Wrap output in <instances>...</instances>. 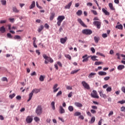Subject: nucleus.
Returning <instances> with one entry per match:
<instances>
[{"label":"nucleus","mask_w":125,"mask_h":125,"mask_svg":"<svg viewBox=\"0 0 125 125\" xmlns=\"http://www.w3.org/2000/svg\"><path fill=\"white\" fill-rule=\"evenodd\" d=\"M32 92L33 93L37 94V93H39V92H40V90L38 89H34L33 90H32Z\"/></svg>","instance_id":"29"},{"label":"nucleus","mask_w":125,"mask_h":125,"mask_svg":"<svg viewBox=\"0 0 125 125\" xmlns=\"http://www.w3.org/2000/svg\"><path fill=\"white\" fill-rule=\"evenodd\" d=\"M102 11H103V12H104V14L105 15H107V16L110 15V13L107 12V11L104 8H103L102 9Z\"/></svg>","instance_id":"22"},{"label":"nucleus","mask_w":125,"mask_h":125,"mask_svg":"<svg viewBox=\"0 0 125 125\" xmlns=\"http://www.w3.org/2000/svg\"><path fill=\"white\" fill-rule=\"evenodd\" d=\"M59 113L60 114H64L65 113V109L63 108V106H60L59 107Z\"/></svg>","instance_id":"9"},{"label":"nucleus","mask_w":125,"mask_h":125,"mask_svg":"<svg viewBox=\"0 0 125 125\" xmlns=\"http://www.w3.org/2000/svg\"><path fill=\"white\" fill-rule=\"evenodd\" d=\"M83 34L84 35H91L92 34V30L88 29H84L82 31Z\"/></svg>","instance_id":"3"},{"label":"nucleus","mask_w":125,"mask_h":125,"mask_svg":"<svg viewBox=\"0 0 125 125\" xmlns=\"http://www.w3.org/2000/svg\"><path fill=\"white\" fill-rule=\"evenodd\" d=\"M68 40V38L67 37H65L64 38H61L60 41L61 43H65L66 42H67V40Z\"/></svg>","instance_id":"11"},{"label":"nucleus","mask_w":125,"mask_h":125,"mask_svg":"<svg viewBox=\"0 0 125 125\" xmlns=\"http://www.w3.org/2000/svg\"><path fill=\"white\" fill-rule=\"evenodd\" d=\"M0 32L2 34H3L4 33H5V32H6V29L4 27V26H2L0 27Z\"/></svg>","instance_id":"10"},{"label":"nucleus","mask_w":125,"mask_h":125,"mask_svg":"<svg viewBox=\"0 0 125 125\" xmlns=\"http://www.w3.org/2000/svg\"><path fill=\"white\" fill-rule=\"evenodd\" d=\"M102 62H95V65H97V66H98L99 65H101V64H102Z\"/></svg>","instance_id":"42"},{"label":"nucleus","mask_w":125,"mask_h":125,"mask_svg":"<svg viewBox=\"0 0 125 125\" xmlns=\"http://www.w3.org/2000/svg\"><path fill=\"white\" fill-rule=\"evenodd\" d=\"M91 51H92L93 53H95V49H94L93 47H91Z\"/></svg>","instance_id":"61"},{"label":"nucleus","mask_w":125,"mask_h":125,"mask_svg":"<svg viewBox=\"0 0 125 125\" xmlns=\"http://www.w3.org/2000/svg\"><path fill=\"white\" fill-rule=\"evenodd\" d=\"M14 40H21V37L19 35H16L14 37Z\"/></svg>","instance_id":"33"},{"label":"nucleus","mask_w":125,"mask_h":125,"mask_svg":"<svg viewBox=\"0 0 125 125\" xmlns=\"http://www.w3.org/2000/svg\"><path fill=\"white\" fill-rule=\"evenodd\" d=\"M102 37H103V38L105 39V38H107V37H108V35H107V34H106V33H104L102 34Z\"/></svg>","instance_id":"51"},{"label":"nucleus","mask_w":125,"mask_h":125,"mask_svg":"<svg viewBox=\"0 0 125 125\" xmlns=\"http://www.w3.org/2000/svg\"><path fill=\"white\" fill-rule=\"evenodd\" d=\"M96 55H100L101 56H103V57H105V56L104 54H103V53H100V52H97L96 53Z\"/></svg>","instance_id":"43"},{"label":"nucleus","mask_w":125,"mask_h":125,"mask_svg":"<svg viewBox=\"0 0 125 125\" xmlns=\"http://www.w3.org/2000/svg\"><path fill=\"white\" fill-rule=\"evenodd\" d=\"M94 40L95 41V42L97 43H98V42H99L100 38L99 37L95 36L94 38Z\"/></svg>","instance_id":"25"},{"label":"nucleus","mask_w":125,"mask_h":125,"mask_svg":"<svg viewBox=\"0 0 125 125\" xmlns=\"http://www.w3.org/2000/svg\"><path fill=\"white\" fill-rule=\"evenodd\" d=\"M2 82H8L7 78L6 77H3L2 78Z\"/></svg>","instance_id":"49"},{"label":"nucleus","mask_w":125,"mask_h":125,"mask_svg":"<svg viewBox=\"0 0 125 125\" xmlns=\"http://www.w3.org/2000/svg\"><path fill=\"white\" fill-rule=\"evenodd\" d=\"M21 96H17V97H16V99L17 100H21Z\"/></svg>","instance_id":"60"},{"label":"nucleus","mask_w":125,"mask_h":125,"mask_svg":"<svg viewBox=\"0 0 125 125\" xmlns=\"http://www.w3.org/2000/svg\"><path fill=\"white\" fill-rule=\"evenodd\" d=\"M95 122V117H92L91 119V122H89L90 124H93Z\"/></svg>","instance_id":"39"},{"label":"nucleus","mask_w":125,"mask_h":125,"mask_svg":"<svg viewBox=\"0 0 125 125\" xmlns=\"http://www.w3.org/2000/svg\"><path fill=\"white\" fill-rule=\"evenodd\" d=\"M31 76H37V73L35 72V71H34L33 72L31 73Z\"/></svg>","instance_id":"62"},{"label":"nucleus","mask_w":125,"mask_h":125,"mask_svg":"<svg viewBox=\"0 0 125 125\" xmlns=\"http://www.w3.org/2000/svg\"><path fill=\"white\" fill-rule=\"evenodd\" d=\"M7 37L8 38V39H12L13 38V37L11 36V34L9 33L7 34Z\"/></svg>","instance_id":"44"},{"label":"nucleus","mask_w":125,"mask_h":125,"mask_svg":"<svg viewBox=\"0 0 125 125\" xmlns=\"http://www.w3.org/2000/svg\"><path fill=\"white\" fill-rule=\"evenodd\" d=\"M61 94H62V91H59L58 93L56 95L57 97L59 96L60 95H61Z\"/></svg>","instance_id":"52"},{"label":"nucleus","mask_w":125,"mask_h":125,"mask_svg":"<svg viewBox=\"0 0 125 125\" xmlns=\"http://www.w3.org/2000/svg\"><path fill=\"white\" fill-rule=\"evenodd\" d=\"M82 83L84 88H86V89H90V87L89 86V85H88L87 83L85 82V81H83L82 82Z\"/></svg>","instance_id":"6"},{"label":"nucleus","mask_w":125,"mask_h":125,"mask_svg":"<svg viewBox=\"0 0 125 125\" xmlns=\"http://www.w3.org/2000/svg\"><path fill=\"white\" fill-rule=\"evenodd\" d=\"M118 103H120L121 104H125V100L119 101L118 102Z\"/></svg>","instance_id":"45"},{"label":"nucleus","mask_w":125,"mask_h":125,"mask_svg":"<svg viewBox=\"0 0 125 125\" xmlns=\"http://www.w3.org/2000/svg\"><path fill=\"white\" fill-rule=\"evenodd\" d=\"M57 64H58V65H59V66L60 67H62V63L60 62H58Z\"/></svg>","instance_id":"64"},{"label":"nucleus","mask_w":125,"mask_h":125,"mask_svg":"<svg viewBox=\"0 0 125 125\" xmlns=\"http://www.w3.org/2000/svg\"><path fill=\"white\" fill-rule=\"evenodd\" d=\"M55 16V14H54V13H52L51 14L50 18V20L51 21H52V20H53Z\"/></svg>","instance_id":"28"},{"label":"nucleus","mask_w":125,"mask_h":125,"mask_svg":"<svg viewBox=\"0 0 125 125\" xmlns=\"http://www.w3.org/2000/svg\"><path fill=\"white\" fill-rule=\"evenodd\" d=\"M121 112H125V106H122L121 108Z\"/></svg>","instance_id":"54"},{"label":"nucleus","mask_w":125,"mask_h":125,"mask_svg":"<svg viewBox=\"0 0 125 125\" xmlns=\"http://www.w3.org/2000/svg\"><path fill=\"white\" fill-rule=\"evenodd\" d=\"M1 3L2 5H6V0H1Z\"/></svg>","instance_id":"41"},{"label":"nucleus","mask_w":125,"mask_h":125,"mask_svg":"<svg viewBox=\"0 0 125 125\" xmlns=\"http://www.w3.org/2000/svg\"><path fill=\"white\" fill-rule=\"evenodd\" d=\"M43 58L44 60H47V61H48V60H49V57H48L46 54H43L42 55Z\"/></svg>","instance_id":"31"},{"label":"nucleus","mask_w":125,"mask_h":125,"mask_svg":"<svg viewBox=\"0 0 125 125\" xmlns=\"http://www.w3.org/2000/svg\"><path fill=\"white\" fill-rule=\"evenodd\" d=\"M34 95V93L31 91V93L29 94V99L27 100V102H29V101H30V100L32 99V97H33V95Z\"/></svg>","instance_id":"19"},{"label":"nucleus","mask_w":125,"mask_h":125,"mask_svg":"<svg viewBox=\"0 0 125 125\" xmlns=\"http://www.w3.org/2000/svg\"><path fill=\"white\" fill-rule=\"evenodd\" d=\"M65 19V16H59L57 19V24L58 26H60L61 25V23L63 21V20Z\"/></svg>","instance_id":"1"},{"label":"nucleus","mask_w":125,"mask_h":125,"mask_svg":"<svg viewBox=\"0 0 125 125\" xmlns=\"http://www.w3.org/2000/svg\"><path fill=\"white\" fill-rule=\"evenodd\" d=\"M77 15H78V16H81V15H82L83 14V11H82L81 10H79L77 13Z\"/></svg>","instance_id":"26"},{"label":"nucleus","mask_w":125,"mask_h":125,"mask_svg":"<svg viewBox=\"0 0 125 125\" xmlns=\"http://www.w3.org/2000/svg\"><path fill=\"white\" fill-rule=\"evenodd\" d=\"M117 69L119 71H122V70H123V69H125V65H119L117 67Z\"/></svg>","instance_id":"21"},{"label":"nucleus","mask_w":125,"mask_h":125,"mask_svg":"<svg viewBox=\"0 0 125 125\" xmlns=\"http://www.w3.org/2000/svg\"><path fill=\"white\" fill-rule=\"evenodd\" d=\"M64 56L66 58H67L69 60H71L72 59V57L69 54H65Z\"/></svg>","instance_id":"35"},{"label":"nucleus","mask_w":125,"mask_h":125,"mask_svg":"<svg viewBox=\"0 0 125 125\" xmlns=\"http://www.w3.org/2000/svg\"><path fill=\"white\" fill-rule=\"evenodd\" d=\"M36 6V2L35 1H33L31 4L29 6L30 9H32V8H34Z\"/></svg>","instance_id":"14"},{"label":"nucleus","mask_w":125,"mask_h":125,"mask_svg":"<svg viewBox=\"0 0 125 125\" xmlns=\"http://www.w3.org/2000/svg\"><path fill=\"white\" fill-rule=\"evenodd\" d=\"M91 113H92V114H96V110L94 109H91Z\"/></svg>","instance_id":"58"},{"label":"nucleus","mask_w":125,"mask_h":125,"mask_svg":"<svg viewBox=\"0 0 125 125\" xmlns=\"http://www.w3.org/2000/svg\"><path fill=\"white\" fill-rule=\"evenodd\" d=\"M115 28L116 29H119V30H123V25L120 24V25H116L115 26Z\"/></svg>","instance_id":"23"},{"label":"nucleus","mask_w":125,"mask_h":125,"mask_svg":"<svg viewBox=\"0 0 125 125\" xmlns=\"http://www.w3.org/2000/svg\"><path fill=\"white\" fill-rule=\"evenodd\" d=\"M6 22H7L6 20L0 21V24H4L6 23Z\"/></svg>","instance_id":"48"},{"label":"nucleus","mask_w":125,"mask_h":125,"mask_svg":"<svg viewBox=\"0 0 125 125\" xmlns=\"http://www.w3.org/2000/svg\"><path fill=\"white\" fill-rule=\"evenodd\" d=\"M80 71V69H77V70H74L73 71H72L70 73V74H77L78 72Z\"/></svg>","instance_id":"37"},{"label":"nucleus","mask_w":125,"mask_h":125,"mask_svg":"<svg viewBox=\"0 0 125 125\" xmlns=\"http://www.w3.org/2000/svg\"><path fill=\"white\" fill-rule=\"evenodd\" d=\"M87 57V55H85L82 57V58H83V62H86L87 61H88V58H85Z\"/></svg>","instance_id":"15"},{"label":"nucleus","mask_w":125,"mask_h":125,"mask_svg":"<svg viewBox=\"0 0 125 125\" xmlns=\"http://www.w3.org/2000/svg\"><path fill=\"white\" fill-rule=\"evenodd\" d=\"M95 75H96V73L92 72L89 74L88 77L89 78V79H92V78H94V76H95Z\"/></svg>","instance_id":"16"},{"label":"nucleus","mask_w":125,"mask_h":125,"mask_svg":"<svg viewBox=\"0 0 125 125\" xmlns=\"http://www.w3.org/2000/svg\"><path fill=\"white\" fill-rule=\"evenodd\" d=\"M113 114H114V112L112 111H111L108 114V117H111V116H113Z\"/></svg>","instance_id":"55"},{"label":"nucleus","mask_w":125,"mask_h":125,"mask_svg":"<svg viewBox=\"0 0 125 125\" xmlns=\"http://www.w3.org/2000/svg\"><path fill=\"white\" fill-rule=\"evenodd\" d=\"M34 120L35 122H40V118L38 117H34Z\"/></svg>","instance_id":"47"},{"label":"nucleus","mask_w":125,"mask_h":125,"mask_svg":"<svg viewBox=\"0 0 125 125\" xmlns=\"http://www.w3.org/2000/svg\"><path fill=\"white\" fill-rule=\"evenodd\" d=\"M71 5H72V1H71L67 5L65 6V9H70V8H71Z\"/></svg>","instance_id":"18"},{"label":"nucleus","mask_w":125,"mask_h":125,"mask_svg":"<svg viewBox=\"0 0 125 125\" xmlns=\"http://www.w3.org/2000/svg\"><path fill=\"white\" fill-rule=\"evenodd\" d=\"M110 79V77L107 76L104 78V81H108Z\"/></svg>","instance_id":"63"},{"label":"nucleus","mask_w":125,"mask_h":125,"mask_svg":"<svg viewBox=\"0 0 125 125\" xmlns=\"http://www.w3.org/2000/svg\"><path fill=\"white\" fill-rule=\"evenodd\" d=\"M48 62H50V63H53V60L52 58H49V60L47 61Z\"/></svg>","instance_id":"53"},{"label":"nucleus","mask_w":125,"mask_h":125,"mask_svg":"<svg viewBox=\"0 0 125 125\" xmlns=\"http://www.w3.org/2000/svg\"><path fill=\"white\" fill-rule=\"evenodd\" d=\"M36 113L38 116H40L41 114H42V105H38L36 109Z\"/></svg>","instance_id":"2"},{"label":"nucleus","mask_w":125,"mask_h":125,"mask_svg":"<svg viewBox=\"0 0 125 125\" xmlns=\"http://www.w3.org/2000/svg\"><path fill=\"white\" fill-rule=\"evenodd\" d=\"M96 58H97V56H93L91 57V59L93 61H98V60Z\"/></svg>","instance_id":"24"},{"label":"nucleus","mask_w":125,"mask_h":125,"mask_svg":"<svg viewBox=\"0 0 125 125\" xmlns=\"http://www.w3.org/2000/svg\"><path fill=\"white\" fill-rule=\"evenodd\" d=\"M43 25H41L40 27L38 29V32L39 33H41L42 31V30H43Z\"/></svg>","instance_id":"34"},{"label":"nucleus","mask_w":125,"mask_h":125,"mask_svg":"<svg viewBox=\"0 0 125 125\" xmlns=\"http://www.w3.org/2000/svg\"><path fill=\"white\" fill-rule=\"evenodd\" d=\"M68 110L69 111H70V112H73V111H74V107H73V106L70 105L68 107Z\"/></svg>","instance_id":"38"},{"label":"nucleus","mask_w":125,"mask_h":125,"mask_svg":"<svg viewBox=\"0 0 125 125\" xmlns=\"http://www.w3.org/2000/svg\"><path fill=\"white\" fill-rule=\"evenodd\" d=\"M74 105H75L76 107H78L79 108H82V107H83V104L79 102H75L74 103Z\"/></svg>","instance_id":"12"},{"label":"nucleus","mask_w":125,"mask_h":125,"mask_svg":"<svg viewBox=\"0 0 125 125\" xmlns=\"http://www.w3.org/2000/svg\"><path fill=\"white\" fill-rule=\"evenodd\" d=\"M66 89H68V90H72V87H71L69 85H67L66 86Z\"/></svg>","instance_id":"56"},{"label":"nucleus","mask_w":125,"mask_h":125,"mask_svg":"<svg viewBox=\"0 0 125 125\" xmlns=\"http://www.w3.org/2000/svg\"><path fill=\"white\" fill-rule=\"evenodd\" d=\"M121 90H122V91H123V92H124V93L125 94V86H123L122 87Z\"/></svg>","instance_id":"59"},{"label":"nucleus","mask_w":125,"mask_h":125,"mask_svg":"<svg viewBox=\"0 0 125 125\" xmlns=\"http://www.w3.org/2000/svg\"><path fill=\"white\" fill-rule=\"evenodd\" d=\"M107 92H111L112 91V87L111 86H109L106 88Z\"/></svg>","instance_id":"40"},{"label":"nucleus","mask_w":125,"mask_h":125,"mask_svg":"<svg viewBox=\"0 0 125 125\" xmlns=\"http://www.w3.org/2000/svg\"><path fill=\"white\" fill-rule=\"evenodd\" d=\"M109 7L111 10H114L115 8H114V6H113V3H109Z\"/></svg>","instance_id":"32"},{"label":"nucleus","mask_w":125,"mask_h":125,"mask_svg":"<svg viewBox=\"0 0 125 125\" xmlns=\"http://www.w3.org/2000/svg\"><path fill=\"white\" fill-rule=\"evenodd\" d=\"M53 110H55V102H52L51 104Z\"/></svg>","instance_id":"30"},{"label":"nucleus","mask_w":125,"mask_h":125,"mask_svg":"<svg viewBox=\"0 0 125 125\" xmlns=\"http://www.w3.org/2000/svg\"><path fill=\"white\" fill-rule=\"evenodd\" d=\"M44 77L42 75H41L39 78L40 82H43L44 81Z\"/></svg>","instance_id":"36"},{"label":"nucleus","mask_w":125,"mask_h":125,"mask_svg":"<svg viewBox=\"0 0 125 125\" xmlns=\"http://www.w3.org/2000/svg\"><path fill=\"white\" fill-rule=\"evenodd\" d=\"M15 93H13V94L12 95H10L9 96V98H10L11 99H12L14 97H15Z\"/></svg>","instance_id":"46"},{"label":"nucleus","mask_w":125,"mask_h":125,"mask_svg":"<svg viewBox=\"0 0 125 125\" xmlns=\"http://www.w3.org/2000/svg\"><path fill=\"white\" fill-rule=\"evenodd\" d=\"M98 75H99V76H106L107 73L104 71H100L98 72Z\"/></svg>","instance_id":"20"},{"label":"nucleus","mask_w":125,"mask_h":125,"mask_svg":"<svg viewBox=\"0 0 125 125\" xmlns=\"http://www.w3.org/2000/svg\"><path fill=\"white\" fill-rule=\"evenodd\" d=\"M99 92L100 93V95L101 97H103V98L105 99L106 97H107L106 95H105L104 94H103V93L102 92V91H99Z\"/></svg>","instance_id":"17"},{"label":"nucleus","mask_w":125,"mask_h":125,"mask_svg":"<svg viewBox=\"0 0 125 125\" xmlns=\"http://www.w3.org/2000/svg\"><path fill=\"white\" fill-rule=\"evenodd\" d=\"M91 96L93 98H99V96L97 95V92L96 90H93L92 93L91 94Z\"/></svg>","instance_id":"5"},{"label":"nucleus","mask_w":125,"mask_h":125,"mask_svg":"<svg viewBox=\"0 0 125 125\" xmlns=\"http://www.w3.org/2000/svg\"><path fill=\"white\" fill-rule=\"evenodd\" d=\"M81 115H82V113L79 111H77L74 114V116H75V117H78L79 116H81Z\"/></svg>","instance_id":"27"},{"label":"nucleus","mask_w":125,"mask_h":125,"mask_svg":"<svg viewBox=\"0 0 125 125\" xmlns=\"http://www.w3.org/2000/svg\"><path fill=\"white\" fill-rule=\"evenodd\" d=\"M12 10H13V12H15V13H18L20 11L19 10H18V9H17L16 6L13 7Z\"/></svg>","instance_id":"13"},{"label":"nucleus","mask_w":125,"mask_h":125,"mask_svg":"<svg viewBox=\"0 0 125 125\" xmlns=\"http://www.w3.org/2000/svg\"><path fill=\"white\" fill-rule=\"evenodd\" d=\"M79 119H81V120H84V117H83V116L82 115V114H81V115H79Z\"/></svg>","instance_id":"57"},{"label":"nucleus","mask_w":125,"mask_h":125,"mask_svg":"<svg viewBox=\"0 0 125 125\" xmlns=\"http://www.w3.org/2000/svg\"><path fill=\"white\" fill-rule=\"evenodd\" d=\"M26 122L27 124H31L33 122V119L31 116H27L26 119Z\"/></svg>","instance_id":"8"},{"label":"nucleus","mask_w":125,"mask_h":125,"mask_svg":"<svg viewBox=\"0 0 125 125\" xmlns=\"http://www.w3.org/2000/svg\"><path fill=\"white\" fill-rule=\"evenodd\" d=\"M94 26H96L97 29H100L101 28V22L99 21H94L93 22Z\"/></svg>","instance_id":"4"},{"label":"nucleus","mask_w":125,"mask_h":125,"mask_svg":"<svg viewBox=\"0 0 125 125\" xmlns=\"http://www.w3.org/2000/svg\"><path fill=\"white\" fill-rule=\"evenodd\" d=\"M91 12H92V13H93V14H94V15H97V14H98L97 12L94 10H92Z\"/></svg>","instance_id":"50"},{"label":"nucleus","mask_w":125,"mask_h":125,"mask_svg":"<svg viewBox=\"0 0 125 125\" xmlns=\"http://www.w3.org/2000/svg\"><path fill=\"white\" fill-rule=\"evenodd\" d=\"M77 21L79 22V23H80V24H81V26H83V27H84L85 28H86V27H87L86 26V25H85L84 24V22H83V21L82 20V19H78L77 20Z\"/></svg>","instance_id":"7"}]
</instances>
